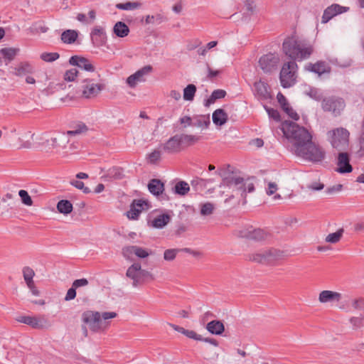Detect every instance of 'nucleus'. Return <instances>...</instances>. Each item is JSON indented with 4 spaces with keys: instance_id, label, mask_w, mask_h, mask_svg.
<instances>
[{
    "instance_id": "25",
    "label": "nucleus",
    "mask_w": 364,
    "mask_h": 364,
    "mask_svg": "<svg viewBox=\"0 0 364 364\" xmlns=\"http://www.w3.org/2000/svg\"><path fill=\"white\" fill-rule=\"evenodd\" d=\"M178 136L181 140L183 150L186 147L193 146V144H196L200 141L201 138L200 136L186 134H179Z\"/></svg>"
},
{
    "instance_id": "61",
    "label": "nucleus",
    "mask_w": 364,
    "mask_h": 364,
    "mask_svg": "<svg viewBox=\"0 0 364 364\" xmlns=\"http://www.w3.org/2000/svg\"><path fill=\"white\" fill-rule=\"evenodd\" d=\"M283 110L294 120L297 121L299 119V114L294 111L290 105L283 109Z\"/></svg>"
},
{
    "instance_id": "5",
    "label": "nucleus",
    "mask_w": 364,
    "mask_h": 364,
    "mask_svg": "<svg viewBox=\"0 0 364 364\" xmlns=\"http://www.w3.org/2000/svg\"><path fill=\"white\" fill-rule=\"evenodd\" d=\"M321 109L324 112L330 113L333 117L340 116L346 107L345 100L338 96H326L322 100Z\"/></svg>"
},
{
    "instance_id": "39",
    "label": "nucleus",
    "mask_w": 364,
    "mask_h": 364,
    "mask_svg": "<svg viewBox=\"0 0 364 364\" xmlns=\"http://www.w3.org/2000/svg\"><path fill=\"white\" fill-rule=\"evenodd\" d=\"M209 116L200 115L193 119V127L208 128L210 124Z\"/></svg>"
},
{
    "instance_id": "37",
    "label": "nucleus",
    "mask_w": 364,
    "mask_h": 364,
    "mask_svg": "<svg viewBox=\"0 0 364 364\" xmlns=\"http://www.w3.org/2000/svg\"><path fill=\"white\" fill-rule=\"evenodd\" d=\"M190 191V186L188 183L183 181L177 182L173 188V191L176 194L180 196H185Z\"/></svg>"
},
{
    "instance_id": "2",
    "label": "nucleus",
    "mask_w": 364,
    "mask_h": 364,
    "mask_svg": "<svg viewBox=\"0 0 364 364\" xmlns=\"http://www.w3.org/2000/svg\"><path fill=\"white\" fill-rule=\"evenodd\" d=\"M282 131L292 144V150L296 156L312 162H320L324 159L325 151L312 141L311 134L304 127L286 122Z\"/></svg>"
},
{
    "instance_id": "41",
    "label": "nucleus",
    "mask_w": 364,
    "mask_h": 364,
    "mask_svg": "<svg viewBox=\"0 0 364 364\" xmlns=\"http://www.w3.org/2000/svg\"><path fill=\"white\" fill-rule=\"evenodd\" d=\"M344 232L343 228L338 229L336 232L330 233L326 237V242L331 243V244H336L338 242Z\"/></svg>"
},
{
    "instance_id": "17",
    "label": "nucleus",
    "mask_w": 364,
    "mask_h": 364,
    "mask_svg": "<svg viewBox=\"0 0 364 364\" xmlns=\"http://www.w3.org/2000/svg\"><path fill=\"white\" fill-rule=\"evenodd\" d=\"M342 299L341 293L331 290H323L319 293L318 301L321 304L339 302Z\"/></svg>"
},
{
    "instance_id": "28",
    "label": "nucleus",
    "mask_w": 364,
    "mask_h": 364,
    "mask_svg": "<svg viewBox=\"0 0 364 364\" xmlns=\"http://www.w3.org/2000/svg\"><path fill=\"white\" fill-rule=\"evenodd\" d=\"M212 118L215 125L222 126L227 122L228 116L224 109H217L213 112Z\"/></svg>"
},
{
    "instance_id": "21",
    "label": "nucleus",
    "mask_w": 364,
    "mask_h": 364,
    "mask_svg": "<svg viewBox=\"0 0 364 364\" xmlns=\"http://www.w3.org/2000/svg\"><path fill=\"white\" fill-rule=\"evenodd\" d=\"M305 68L306 70L316 73L318 75L330 72V68L324 61H318L314 64L310 63L305 66Z\"/></svg>"
},
{
    "instance_id": "38",
    "label": "nucleus",
    "mask_w": 364,
    "mask_h": 364,
    "mask_svg": "<svg viewBox=\"0 0 364 364\" xmlns=\"http://www.w3.org/2000/svg\"><path fill=\"white\" fill-rule=\"evenodd\" d=\"M57 209L59 213L68 215L72 212L73 205L68 200H61L57 204Z\"/></svg>"
},
{
    "instance_id": "29",
    "label": "nucleus",
    "mask_w": 364,
    "mask_h": 364,
    "mask_svg": "<svg viewBox=\"0 0 364 364\" xmlns=\"http://www.w3.org/2000/svg\"><path fill=\"white\" fill-rule=\"evenodd\" d=\"M129 28L122 21H117L113 26V33L119 38H124L129 33Z\"/></svg>"
},
{
    "instance_id": "20",
    "label": "nucleus",
    "mask_w": 364,
    "mask_h": 364,
    "mask_svg": "<svg viewBox=\"0 0 364 364\" xmlns=\"http://www.w3.org/2000/svg\"><path fill=\"white\" fill-rule=\"evenodd\" d=\"M139 270L140 264L139 262H135L127 269L126 272V276L133 280L132 285L134 287H136L141 284Z\"/></svg>"
},
{
    "instance_id": "59",
    "label": "nucleus",
    "mask_w": 364,
    "mask_h": 364,
    "mask_svg": "<svg viewBox=\"0 0 364 364\" xmlns=\"http://www.w3.org/2000/svg\"><path fill=\"white\" fill-rule=\"evenodd\" d=\"M352 306L356 310H364V298L354 299L352 301Z\"/></svg>"
},
{
    "instance_id": "62",
    "label": "nucleus",
    "mask_w": 364,
    "mask_h": 364,
    "mask_svg": "<svg viewBox=\"0 0 364 364\" xmlns=\"http://www.w3.org/2000/svg\"><path fill=\"white\" fill-rule=\"evenodd\" d=\"M185 336L196 341L203 340V337L192 330H186Z\"/></svg>"
},
{
    "instance_id": "35",
    "label": "nucleus",
    "mask_w": 364,
    "mask_h": 364,
    "mask_svg": "<svg viewBox=\"0 0 364 364\" xmlns=\"http://www.w3.org/2000/svg\"><path fill=\"white\" fill-rule=\"evenodd\" d=\"M115 6L119 10L132 11L141 8L142 3L140 1H127L126 3H118Z\"/></svg>"
},
{
    "instance_id": "11",
    "label": "nucleus",
    "mask_w": 364,
    "mask_h": 364,
    "mask_svg": "<svg viewBox=\"0 0 364 364\" xmlns=\"http://www.w3.org/2000/svg\"><path fill=\"white\" fill-rule=\"evenodd\" d=\"M162 151L168 154H176L183 151L178 134L170 137L161 146Z\"/></svg>"
},
{
    "instance_id": "56",
    "label": "nucleus",
    "mask_w": 364,
    "mask_h": 364,
    "mask_svg": "<svg viewBox=\"0 0 364 364\" xmlns=\"http://www.w3.org/2000/svg\"><path fill=\"white\" fill-rule=\"evenodd\" d=\"M161 159V151L154 150L148 155V160L151 164H156Z\"/></svg>"
},
{
    "instance_id": "1",
    "label": "nucleus",
    "mask_w": 364,
    "mask_h": 364,
    "mask_svg": "<svg viewBox=\"0 0 364 364\" xmlns=\"http://www.w3.org/2000/svg\"><path fill=\"white\" fill-rule=\"evenodd\" d=\"M282 50L284 53L292 60L282 65L279 73L281 85L284 88H289L296 82L298 65L295 60L301 61L309 58L314 51V48L309 41L291 36L284 41Z\"/></svg>"
},
{
    "instance_id": "47",
    "label": "nucleus",
    "mask_w": 364,
    "mask_h": 364,
    "mask_svg": "<svg viewBox=\"0 0 364 364\" xmlns=\"http://www.w3.org/2000/svg\"><path fill=\"white\" fill-rule=\"evenodd\" d=\"M70 183L76 188L82 191V192L85 194L90 193L91 192L90 189L88 187L85 186L84 183L81 181L72 180L70 181Z\"/></svg>"
},
{
    "instance_id": "12",
    "label": "nucleus",
    "mask_w": 364,
    "mask_h": 364,
    "mask_svg": "<svg viewBox=\"0 0 364 364\" xmlns=\"http://www.w3.org/2000/svg\"><path fill=\"white\" fill-rule=\"evenodd\" d=\"M91 41L95 47H101L107 43V34L105 29L99 26H95L90 32Z\"/></svg>"
},
{
    "instance_id": "18",
    "label": "nucleus",
    "mask_w": 364,
    "mask_h": 364,
    "mask_svg": "<svg viewBox=\"0 0 364 364\" xmlns=\"http://www.w3.org/2000/svg\"><path fill=\"white\" fill-rule=\"evenodd\" d=\"M18 322L26 323L34 328H43L46 321L43 317L39 318L36 316H20L17 319Z\"/></svg>"
},
{
    "instance_id": "4",
    "label": "nucleus",
    "mask_w": 364,
    "mask_h": 364,
    "mask_svg": "<svg viewBox=\"0 0 364 364\" xmlns=\"http://www.w3.org/2000/svg\"><path fill=\"white\" fill-rule=\"evenodd\" d=\"M331 146L338 151H345L349 144V132L343 128L338 127L330 130L327 133Z\"/></svg>"
},
{
    "instance_id": "55",
    "label": "nucleus",
    "mask_w": 364,
    "mask_h": 364,
    "mask_svg": "<svg viewBox=\"0 0 364 364\" xmlns=\"http://www.w3.org/2000/svg\"><path fill=\"white\" fill-rule=\"evenodd\" d=\"M141 212V209L135 208L133 205L131 204L130 210L127 212V217L132 220H136L138 218L139 214Z\"/></svg>"
},
{
    "instance_id": "32",
    "label": "nucleus",
    "mask_w": 364,
    "mask_h": 364,
    "mask_svg": "<svg viewBox=\"0 0 364 364\" xmlns=\"http://www.w3.org/2000/svg\"><path fill=\"white\" fill-rule=\"evenodd\" d=\"M171 217L168 214L159 215L152 221V226L156 228H163L169 223Z\"/></svg>"
},
{
    "instance_id": "14",
    "label": "nucleus",
    "mask_w": 364,
    "mask_h": 364,
    "mask_svg": "<svg viewBox=\"0 0 364 364\" xmlns=\"http://www.w3.org/2000/svg\"><path fill=\"white\" fill-rule=\"evenodd\" d=\"M337 166L336 171L340 173H348L352 172L353 167L350 164V156L347 152L341 151L337 158Z\"/></svg>"
},
{
    "instance_id": "19",
    "label": "nucleus",
    "mask_w": 364,
    "mask_h": 364,
    "mask_svg": "<svg viewBox=\"0 0 364 364\" xmlns=\"http://www.w3.org/2000/svg\"><path fill=\"white\" fill-rule=\"evenodd\" d=\"M215 173H218L223 178V184L230 188H235L241 178L235 176L232 173H228L225 170L216 171Z\"/></svg>"
},
{
    "instance_id": "6",
    "label": "nucleus",
    "mask_w": 364,
    "mask_h": 364,
    "mask_svg": "<svg viewBox=\"0 0 364 364\" xmlns=\"http://www.w3.org/2000/svg\"><path fill=\"white\" fill-rule=\"evenodd\" d=\"M88 130L87 127L83 122H78L72 130L67 132H63L57 135L55 137L50 139L51 144L54 146H63L69 141L68 136L78 135L86 132Z\"/></svg>"
},
{
    "instance_id": "51",
    "label": "nucleus",
    "mask_w": 364,
    "mask_h": 364,
    "mask_svg": "<svg viewBox=\"0 0 364 364\" xmlns=\"http://www.w3.org/2000/svg\"><path fill=\"white\" fill-rule=\"evenodd\" d=\"M264 108L267 111L269 117L277 122L280 121V114L277 109H274L268 107L267 105H264Z\"/></svg>"
},
{
    "instance_id": "57",
    "label": "nucleus",
    "mask_w": 364,
    "mask_h": 364,
    "mask_svg": "<svg viewBox=\"0 0 364 364\" xmlns=\"http://www.w3.org/2000/svg\"><path fill=\"white\" fill-rule=\"evenodd\" d=\"M139 278L141 279V284L145 282L146 279L154 280V277L151 272L146 269H142L140 266L139 270Z\"/></svg>"
},
{
    "instance_id": "53",
    "label": "nucleus",
    "mask_w": 364,
    "mask_h": 364,
    "mask_svg": "<svg viewBox=\"0 0 364 364\" xmlns=\"http://www.w3.org/2000/svg\"><path fill=\"white\" fill-rule=\"evenodd\" d=\"M132 205H133L136 208L141 209V211L143 210H147L149 208V202L142 199L134 200L132 203Z\"/></svg>"
},
{
    "instance_id": "16",
    "label": "nucleus",
    "mask_w": 364,
    "mask_h": 364,
    "mask_svg": "<svg viewBox=\"0 0 364 364\" xmlns=\"http://www.w3.org/2000/svg\"><path fill=\"white\" fill-rule=\"evenodd\" d=\"M69 63L72 65L77 66L88 72L95 71V67L91 63L90 60L82 56H72L69 60Z\"/></svg>"
},
{
    "instance_id": "27",
    "label": "nucleus",
    "mask_w": 364,
    "mask_h": 364,
    "mask_svg": "<svg viewBox=\"0 0 364 364\" xmlns=\"http://www.w3.org/2000/svg\"><path fill=\"white\" fill-rule=\"evenodd\" d=\"M206 329L212 334L221 335L225 331V326L221 321L213 320L207 323Z\"/></svg>"
},
{
    "instance_id": "31",
    "label": "nucleus",
    "mask_w": 364,
    "mask_h": 364,
    "mask_svg": "<svg viewBox=\"0 0 364 364\" xmlns=\"http://www.w3.org/2000/svg\"><path fill=\"white\" fill-rule=\"evenodd\" d=\"M78 33L75 30H66L61 34V40L64 43L72 44L77 38Z\"/></svg>"
},
{
    "instance_id": "36",
    "label": "nucleus",
    "mask_w": 364,
    "mask_h": 364,
    "mask_svg": "<svg viewBox=\"0 0 364 364\" xmlns=\"http://www.w3.org/2000/svg\"><path fill=\"white\" fill-rule=\"evenodd\" d=\"M191 185L192 186V188L196 192H202L207 187L208 180L200 178H196L191 181Z\"/></svg>"
},
{
    "instance_id": "13",
    "label": "nucleus",
    "mask_w": 364,
    "mask_h": 364,
    "mask_svg": "<svg viewBox=\"0 0 364 364\" xmlns=\"http://www.w3.org/2000/svg\"><path fill=\"white\" fill-rule=\"evenodd\" d=\"M255 95L259 100H267L272 98L268 84L261 80L254 83Z\"/></svg>"
},
{
    "instance_id": "58",
    "label": "nucleus",
    "mask_w": 364,
    "mask_h": 364,
    "mask_svg": "<svg viewBox=\"0 0 364 364\" xmlns=\"http://www.w3.org/2000/svg\"><path fill=\"white\" fill-rule=\"evenodd\" d=\"M135 245L126 246L122 249V255L126 259H130L132 255H135Z\"/></svg>"
},
{
    "instance_id": "48",
    "label": "nucleus",
    "mask_w": 364,
    "mask_h": 364,
    "mask_svg": "<svg viewBox=\"0 0 364 364\" xmlns=\"http://www.w3.org/2000/svg\"><path fill=\"white\" fill-rule=\"evenodd\" d=\"M18 196H20V198L22 200V203L23 204L28 205V206L32 205L33 200L26 191L20 190L18 192Z\"/></svg>"
},
{
    "instance_id": "45",
    "label": "nucleus",
    "mask_w": 364,
    "mask_h": 364,
    "mask_svg": "<svg viewBox=\"0 0 364 364\" xmlns=\"http://www.w3.org/2000/svg\"><path fill=\"white\" fill-rule=\"evenodd\" d=\"M107 174L114 179H122L124 177V169L119 166H114L109 168Z\"/></svg>"
},
{
    "instance_id": "49",
    "label": "nucleus",
    "mask_w": 364,
    "mask_h": 364,
    "mask_svg": "<svg viewBox=\"0 0 364 364\" xmlns=\"http://www.w3.org/2000/svg\"><path fill=\"white\" fill-rule=\"evenodd\" d=\"M60 55L58 53H43L41 59L46 62H53L58 59Z\"/></svg>"
},
{
    "instance_id": "52",
    "label": "nucleus",
    "mask_w": 364,
    "mask_h": 364,
    "mask_svg": "<svg viewBox=\"0 0 364 364\" xmlns=\"http://www.w3.org/2000/svg\"><path fill=\"white\" fill-rule=\"evenodd\" d=\"M78 71L76 68L67 70L64 74V79L68 82L74 81L77 76Z\"/></svg>"
},
{
    "instance_id": "7",
    "label": "nucleus",
    "mask_w": 364,
    "mask_h": 364,
    "mask_svg": "<svg viewBox=\"0 0 364 364\" xmlns=\"http://www.w3.org/2000/svg\"><path fill=\"white\" fill-rule=\"evenodd\" d=\"M81 86L82 96L87 99L97 97L105 87L104 84L95 83L93 80L86 79L83 80Z\"/></svg>"
},
{
    "instance_id": "15",
    "label": "nucleus",
    "mask_w": 364,
    "mask_h": 364,
    "mask_svg": "<svg viewBox=\"0 0 364 364\" xmlns=\"http://www.w3.org/2000/svg\"><path fill=\"white\" fill-rule=\"evenodd\" d=\"M348 9V7L342 6L337 4H332L324 10L321 22L326 23L335 16L346 12Z\"/></svg>"
},
{
    "instance_id": "22",
    "label": "nucleus",
    "mask_w": 364,
    "mask_h": 364,
    "mask_svg": "<svg viewBox=\"0 0 364 364\" xmlns=\"http://www.w3.org/2000/svg\"><path fill=\"white\" fill-rule=\"evenodd\" d=\"M267 251L268 264H274L277 261L284 259L287 257L285 252L277 249L271 248L267 250Z\"/></svg>"
},
{
    "instance_id": "43",
    "label": "nucleus",
    "mask_w": 364,
    "mask_h": 364,
    "mask_svg": "<svg viewBox=\"0 0 364 364\" xmlns=\"http://www.w3.org/2000/svg\"><path fill=\"white\" fill-rule=\"evenodd\" d=\"M23 276L27 286H31L33 282V279L35 276V272L33 269L29 267H24L23 268Z\"/></svg>"
},
{
    "instance_id": "26",
    "label": "nucleus",
    "mask_w": 364,
    "mask_h": 364,
    "mask_svg": "<svg viewBox=\"0 0 364 364\" xmlns=\"http://www.w3.org/2000/svg\"><path fill=\"white\" fill-rule=\"evenodd\" d=\"M19 51L18 48H4L0 49V59L3 58L6 65H8L13 60L17 53Z\"/></svg>"
},
{
    "instance_id": "23",
    "label": "nucleus",
    "mask_w": 364,
    "mask_h": 364,
    "mask_svg": "<svg viewBox=\"0 0 364 364\" xmlns=\"http://www.w3.org/2000/svg\"><path fill=\"white\" fill-rule=\"evenodd\" d=\"M148 189L151 194L159 196L161 195L164 191V184L161 180L154 178L149 181Z\"/></svg>"
},
{
    "instance_id": "50",
    "label": "nucleus",
    "mask_w": 364,
    "mask_h": 364,
    "mask_svg": "<svg viewBox=\"0 0 364 364\" xmlns=\"http://www.w3.org/2000/svg\"><path fill=\"white\" fill-rule=\"evenodd\" d=\"M178 252H180L178 249H168L164 253V259L166 261H172Z\"/></svg>"
},
{
    "instance_id": "30",
    "label": "nucleus",
    "mask_w": 364,
    "mask_h": 364,
    "mask_svg": "<svg viewBox=\"0 0 364 364\" xmlns=\"http://www.w3.org/2000/svg\"><path fill=\"white\" fill-rule=\"evenodd\" d=\"M33 72V66L27 63L23 62L21 63L16 68L14 75L17 76H23L29 73H32Z\"/></svg>"
},
{
    "instance_id": "9",
    "label": "nucleus",
    "mask_w": 364,
    "mask_h": 364,
    "mask_svg": "<svg viewBox=\"0 0 364 364\" xmlns=\"http://www.w3.org/2000/svg\"><path fill=\"white\" fill-rule=\"evenodd\" d=\"M240 236L248 240L259 242L267 240L269 234L260 228L249 227L240 231Z\"/></svg>"
},
{
    "instance_id": "60",
    "label": "nucleus",
    "mask_w": 364,
    "mask_h": 364,
    "mask_svg": "<svg viewBox=\"0 0 364 364\" xmlns=\"http://www.w3.org/2000/svg\"><path fill=\"white\" fill-rule=\"evenodd\" d=\"M135 255L139 258H146L149 256V252L146 251V250L135 245Z\"/></svg>"
},
{
    "instance_id": "46",
    "label": "nucleus",
    "mask_w": 364,
    "mask_h": 364,
    "mask_svg": "<svg viewBox=\"0 0 364 364\" xmlns=\"http://www.w3.org/2000/svg\"><path fill=\"white\" fill-rule=\"evenodd\" d=\"M214 205L210 202L200 205V214L203 216L210 215L213 213Z\"/></svg>"
},
{
    "instance_id": "42",
    "label": "nucleus",
    "mask_w": 364,
    "mask_h": 364,
    "mask_svg": "<svg viewBox=\"0 0 364 364\" xmlns=\"http://www.w3.org/2000/svg\"><path fill=\"white\" fill-rule=\"evenodd\" d=\"M196 90L195 85H188L183 90V99L186 101H192L194 98Z\"/></svg>"
},
{
    "instance_id": "63",
    "label": "nucleus",
    "mask_w": 364,
    "mask_h": 364,
    "mask_svg": "<svg viewBox=\"0 0 364 364\" xmlns=\"http://www.w3.org/2000/svg\"><path fill=\"white\" fill-rule=\"evenodd\" d=\"M278 102L280 104L282 109L287 107L288 105H289L287 98L285 96L282 94L281 92H279L277 96Z\"/></svg>"
},
{
    "instance_id": "44",
    "label": "nucleus",
    "mask_w": 364,
    "mask_h": 364,
    "mask_svg": "<svg viewBox=\"0 0 364 364\" xmlns=\"http://www.w3.org/2000/svg\"><path fill=\"white\" fill-rule=\"evenodd\" d=\"M352 328L358 330L364 326V315L360 314L358 316H353L349 319Z\"/></svg>"
},
{
    "instance_id": "34",
    "label": "nucleus",
    "mask_w": 364,
    "mask_h": 364,
    "mask_svg": "<svg viewBox=\"0 0 364 364\" xmlns=\"http://www.w3.org/2000/svg\"><path fill=\"white\" fill-rule=\"evenodd\" d=\"M225 95H226V92L225 90H220V89L215 90L212 92L210 97L207 100H205L204 105L205 107H208L211 104L215 103V102L217 100L224 98L225 97Z\"/></svg>"
},
{
    "instance_id": "54",
    "label": "nucleus",
    "mask_w": 364,
    "mask_h": 364,
    "mask_svg": "<svg viewBox=\"0 0 364 364\" xmlns=\"http://www.w3.org/2000/svg\"><path fill=\"white\" fill-rule=\"evenodd\" d=\"M237 191H240L241 196L244 198L246 197V181L243 178H240L237 181V186L235 187Z\"/></svg>"
},
{
    "instance_id": "24",
    "label": "nucleus",
    "mask_w": 364,
    "mask_h": 364,
    "mask_svg": "<svg viewBox=\"0 0 364 364\" xmlns=\"http://www.w3.org/2000/svg\"><path fill=\"white\" fill-rule=\"evenodd\" d=\"M246 258L249 261L260 264H268L267 250H263L257 252L248 254L246 255Z\"/></svg>"
},
{
    "instance_id": "33",
    "label": "nucleus",
    "mask_w": 364,
    "mask_h": 364,
    "mask_svg": "<svg viewBox=\"0 0 364 364\" xmlns=\"http://www.w3.org/2000/svg\"><path fill=\"white\" fill-rule=\"evenodd\" d=\"M305 94L311 99L317 102H321V105L322 104V100L326 97L323 96V92L320 89L313 87H310L309 90L305 92Z\"/></svg>"
},
{
    "instance_id": "64",
    "label": "nucleus",
    "mask_w": 364,
    "mask_h": 364,
    "mask_svg": "<svg viewBox=\"0 0 364 364\" xmlns=\"http://www.w3.org/2000/svg\"><path fill=\"white\" fill-rule=\"evenodd\" d=\"M88 284V280L85 278L76 279L73 282V286L74 288L77 289L81 287H85Z\"/></svg>"
},
{
    "instance_id": "40",
    "label": "nucleus",
    "mask_w": 364,
    "mask_h": 364,
    "mask_svg": "<svg viewBox=\"0 0 364 364\" xmlns=\"http://www.w3.org/2000/svg\"><path fill=\"white\" fill-rule=\"evenodd\" d=\"M166 18L164 16L161 14H157L156 15H147L145 16V24H160L164 21H166Z\"/></svg>"
},
{
    "instance_id": "10",
    "label": "nucleus",
    "mask_w": 364,
    "mask_h": 364,
    "mask_svg": "<svg viewBox=\"0 0 364 364\" xmlns=\"http://www.w3.org/2000/svg\"><path fill=\"white\" fill-rule=\"evenodd\" d=\"M153 68L151 65H145L129 76L127 79V83L130 87H135L138 82H144L146 80V75L150 74Z\"/></svg>"
},
{
    "instance_id": "3",
    "label": "nucleus",
    "mask_w": 364,
    "mask_h": 364,
    "mask_svg": "<svg viewBox=\"0 0 364 364\" xmlns=\"http://www.w3.org/2000/svg\"><path fill=\"white\" fill-rule=\"evenodd\" d=\"M117 316L115 312H102L86 311L82 314V321L87 324L90 329L95 333L104 331L109 326L110 322L108 321Z\"/></svg>"
},
{
    "instance_id": "8",
    "label": "nucleus",
    "mask_w": 364,
    "mask_h": 364,
    "mask_svg": "<svg viewBox=\"0 0 364 364\" xmlns=\"http://www.w3.org/2000/svg\"><path fill=\"white\" fill-rule=\"evenodd\" d=\"M279 57L277 53H269L259 60V66L265 73H270L277 68Z\"/></svg>"
}]
</instances>
